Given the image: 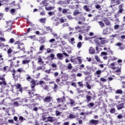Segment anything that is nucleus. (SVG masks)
Segmentation results:
<instances>
[{"label": "nucleus", "instance_id": "f257e3e1", "mask_svg": "<svg viewBox=\"0 0 125 125\" xmlns=\"http://www.w3.org/2000/svg\"><path fill=\"white\" fill-rule=\"evenodd\" d=\"M16 63H14L13 64V62H12L10 65V68L7 71V72H11L12 73V76H13V78L15 81H18V79L21 78V73H18L15 69H13L11 70V68L12 66H15V68H17L20 66L19 63H20V61H17Z\"/></svg>", "mask_w": 125, "mask_h": 125}, {"label": "nucleus", "instance_id": "f03ea898", "mask_svg": "<svg viewBox=\"0 0 125 125\" xmlns=\"http://www.w3.org/2000/svg\"><path fill=\"white\" fill-rule=\"evenodd\" d=\"M14 44L18 45L17 48L20 49L21 51H23L24 53H26V51H25V45H24V43H21L20 41H18L14 43Z\"/></svg>", "mask_w": 125, "mask_h": 125}, {"label": "nucleus", "instance_id": "7ed1b4c3", "mask_svg": "<svg viewBox=\"0 0 125 125\" xmlns=\"http://www.w3.org/2000/svg\"><path fill=\"white\" fill-rule=\"evenodd\" d=\"M123 6H124V4H121L119 5V10L118 11L117 13L114 15L115 18H118V17L120 16V14H122L123 12H124V9L123 8Z\"/></svg>", "mask_w": 125, "mask_h": 125}, {"label": "nucleus", "instance_id": "20e7f679", "mask_svg": "<svg viewBox=\"0 0 125 125\" xmlns=\"http://www.w3.org/2000/svg\"><path fill=\"white\" fill-rule=\"evenodd\" d=\"M51 67L52 68H52V69H49L48 70H44L45 73H46V74H50V71H56V70H57V65H56V64L55 63H53L51 64Z\"/></svg>", "mask_w": 125, "mask_h": 125}, {"label": "nucleus", "instance_id": "39448f33", "mask_svg": "<svg viewBox=\"0 0 125 125\" xmlns=\"http://www.w3.org/2000/svg\"><path fill=\"white\" fill-rule=\"evenodd\" d=\"M7 52L9 57H12V54L11 53H13V54H16L17 53H19V52H20V51H13L12 50V49H11V48H9L8 49Z\"/></svg>", "mask_w": 125, "mask_h": 125}, {"label": "nucleus", "instance_id": "423d86ee", "mask_svg": "<svg viewBox=\"0 0 125 125\" xmlns=\"http://www.w3.org/2000/svg\"><path fill=\"white\" fill-rule=\"evenodd\" d=\"M53 99V98H52V97L48 96L45 97L43 101L44 103H49V102H51V101H52Z\"/></svg>", "mask_w": 125, "mask_h": 125}, {"label": "nucleus", "instance_id": "0eeeda50", "mask_svg": "<svg viewBox=\"0 0 125 125\" xmlns=\"http://www.w3.org/2000/svg\"><path fill=\"white\" fill-rule=\"evenodd\" d=\"M0 81H2L0 82V85H7L5 79L2 76H0Z\"/></svg>", "mask_w": 125, "mask_h": 125}, {"label": "nucleus", "instance_id": "6e6552de", "mask_svg": "<svg viewBox=\"0 0 125 125\" xmlns=\"http://www.w3.org/2000/svg\"><path fill=\"white\" fill-rule=\"evenodd\" d=\"M58 103H63L66 101V97L63 96L62 98H58L56 99Z\"/></svg>", "mask_w": 125, "mask_h": 125}, {"label": "nucleus", "instance_id": "1a4fd4ad", "mask_svg": "<svg viewBox=\"0 0 125 125\" xmlns=\"http://www.w3.org/2000/svg\"><path fill=\"white\" fill-rule=\"evenodd\" d=\"M27 91H28L27 93L28 94H29L31 98H33V97L35 96V94L33 92V91H35V89H33L32 90H28Z\"/></svg>", "mask_w": 125, "mask_h": 125}, {"label": "nucleus", "instance_id": "9d476101", "mask_svg": "<svg viewBox=\"0 0 125 125\" xmlns=\"http://www.w3.org/2000/svg\"><path fill=\"white\" fill-rule=\"evenodd\" d=\"M117 110H122L125 108V103H121L116 105Z\"/></svg>", "mask_w": 125, "mask_h": 125}, {"label": "nucleus", "instance_id": "9b49d317", "mask_svg": "<svg viewBox=\"0 0 125 125\" xmlns=\"http://www.w3.org/2000/svg\"><path fill=\"white\" fill-rule=\"evenodd\" d=\"M18 6V8L16 9L12 8L10 10V13H15V11H16L17 9H20L21 8V7L20 6V3H19L17 4Z\"/></svg>", "mask_w": 125, "mask_h": 125}, {"label": "nucleus", "instance_id": "f8f14e48", "mask_svg": "<svg viewBox=\"0 0 125 125\" xmlns=\"http://www.w3.org/2000/svg\"><path fill=\"white\" fill-rule=\"evenodd\" d=\"M16 88L17 89H19V91H20V92H21V93H22V92H23V88L21 87V84L18 83L16 86Z\"/></svg>", "mask_w": 125, "mask_h": 125}, {"label": "nucleus", "instance_id": "ddd939ff", "mask_svg": "<svg viewBox=\"0 0 125 125\" xmlns=\"http://www.w3.org/2000/svg\"><path fill=\"white\" fill-rule=\"evenodd\" d=\"M58 107H61V109L62 110H66L67 109V105L65 104H59L57 105Z\"/></svg>", "mask_w": 125, "mask_h": 125}, {"label": "nucleus", "instance_id": "4468645a", "mask_svg": "<svg viewBox=\"0 0 125 125\" xmlns=\"http://www.w3.org/2000/svg\"><path fill=\"white\" fill-rule=\"evenodd\" d=\"M101 39V44H105V43H107V42L106 41V38L100 37Z\"/></svg>", "mask_w": 125, "mask_h": 125}, {"label": "nucleus", "instance_id": "2eb2a0df", "mask_svg": "<svg viewBox=\"0 0 125 125\" xmlns=\"http://www.w3.org/2000/svg\"><path fill=\"white\" fill-rule=\"evenodd\" d=\"M104 21L106 26H110V25H111V22L107 19H105Z\"/></svg>", "mask_w": 125, "mask_h": 125}, {"label": "nucleus", "instance_id": "dca6fc26", "mask_svg": "<svg viewBox=\"0 0 125 125\" xmlns=\"http://www.w3.org/2000/svg\"><path fill=\"white\" fill-rule=\"evenodd\" d=\"M101 73H102V71H101V70H98L95 73V75H97V78H100Z\"/></svg>", "mask_w": 125, "mask_h": 125}, {"label": "nucleus", "instance_id": "f3484780", "mask_svg": "<svg viewBox=\"0 0 125 125\" xmlns=\"http://www.w3.org/2000/svg\"><path fill=\"white\" fill-rule=\"evenodd\" d=\"M57 57L58 58L59 60H63V55L61 53H58L57 54Z\"/></svg>", "mask_w": 125, "mask_h": 125}, {"label": "nucleus", "instance_id": "a211bd4d", "mask_svg": "<svg viewBox=\"0 0 125 125\" xmlns=\"http://www.w3.org/2000/svg\"><path fill=\"white\" fill-rule=\"evenodd\" d=\"M101 39H100V37L99 38H97L95 39V42L97 44H98L99 45H101Z\"/></svg>", "mask_w": 125, "mask_h": 125}, {"label": "nucleus", "instance_id": "6ab92c4d", "mask_svg": "<svg viewBox=\"0 0 125 125\" xmlns=\"http://www.w3.org/2000/svg\"><path fill=\"white\" fill-rule=\"evenodd\" d=\"M89 51L90 54H94L95 53V49L92 47H90Z\"/></svg>", "mask_w": 125, "mask_h": 125}, {"label": "nucleus", "instance_id": "aec40b11", "mask_svg": "<svg viewBox=\"0 0 125 125\" xmlns=\"http://www.w3.org/2000/svg\"><path fill=\"white\" fill-rule=\"evenodd\" d=\"M86 102H87V103H88V102H90V101H91V96H89L88 95L86 96Z\"/></svg>", "mask_w": 125, "mask_h": 125}, {"label": "nucleus", "instance_id": "412c9836", "mask_svg": "<svg viewBox=\"0 0 125 125\" xmlns=\"http://www.w3.org/2000/svg\"><path fill=\"white\" fill-rule=\"evenodd\" d=\"M89 6H87L86 5H84L83 7V9H84V10H85V11H87V12L90 11V9H89Z\"/></svg>", "mask_w": 125, "mask_h": 125}, {"label": "nucleus", "instance_id": "4be33fe9", "mask_svg": "<svg viewBox=\"0 0 125 125\" xmlns=\"http://www.w3.org/2000/svg\"><path fill=\"white\" fill-rule=\"evenodd\" d=\"M39 21L42 24H45V21H46V18H41L39 20Z\"/></svg>", "mask_w": 125, "mask_h": 125}, {"label": "nucleus", "instance_id": "5701e85b", "mask_svg": "<svg viewBox=\"0 0 125 125\" xmlns=\"http://www.w3.org/2000/svg\"><path fill=\"white\" fill-rule=\"evenodd\" d=\"M79 14H81V13L79 11V10H75L73 12L74 16H77V15H79Z\"/></svg>", "mask_w": 125, "mask_h": 125}, {"label": "nucleus", "instance_id": "b1692460", "mask_svg": "<svg viewBox=\"0 0 125 125\" xmlns=\"http://www.w3.org/2000/svg\"><path fill=\"white\" fill-rule=\"evenodd\" d=\"M46 31L47 32H50V33H52V28L50 26L45 27Z\"/></svg>", "mask_w": 125, "mask_h": 125}, {"label": "nucleus", "instance_id": "393cba45", "mask_svg": "<svg viewBox=\"0 0 125 125\" xmlns=\"http://www.w3.org/2000/svg\"><path fill=\"white\" fill-rule=\"evenodd\" d=\"M104 0H95L94 2L97 4H101L103 2Z\"/></svg>", "mask_w": 125, "mask_h": 125}, {"label": "nucleus", "instance_id": "a878e982", "mask_svg": "<svg viewBox=\"0 0 125 125\" xmlns=\"http://www.w3.org/2000/svg\"><path fill=\"white\" fill-rule=\"evenodd\" d=\"M47 1H48V0H43L42 1V3L43 6H47Z\"/></svg>", "mask_w": 125, "mask_h": 125}, {"label": "nucleus", "instance_id": "bb28decb", "mask_svg": "<svg viewBox=\"0 0 125 125\" xmlns=\"http://www.w3.org/2000/svg\"><path fill=\"white\" fill-rule=\"evenodd\" d=\"M44 38H43L42 37H40V40L39 41V42H40L41 44L42 43H44L45 42V40H44Z\"/></svg>", "mask_w": 125, "mask_h": 125}, {"label": "nucleus", "instance_id": "cd10ccee", "mask_svg": "<svg viewBox=\"0 0 125 125\" xmlns=\"http://www.w3.org/2000/svg\"><path fill=\"white\" fill-rule=\"evenodd\" d=\"M7 69L9 70V69H10V67H9V66H4V67L2 69V71H3V72H6L7 71Z\"/></svg>", "mask_w": 125, "mask_h": 125}, {"label": "nucleus", "instance_id": "c85d7f7f", "mask_svg": "<svg viewBox=\"0 0 125 125\" xmlns=\"http://www.w3.org/2000/svg\"><path fill=\"white\" fill-rule=\"evenodd\" d=\"M116 94H123V90L121 89H118L115 91Z\"/></svg>", "mask_w": 125, "mask_h": 125}, {"label": "nucleus", "instance_id": "c756f323", "mask_svg": "<svg viewBox=\"0 0 125 125\" xmlns=\"http://www.w3.org/2000/svg\"><path fill=\"white\" fill-rule=\"evenodd\" d=\"M29 63H30V60H25L22 61V64H23L24 65H26V64H29Z\"/></svg>", "mask_w": 125, "mask_h": 125}, {"label": "nucleus", "instance_id": "7c9ffc66", "mask_svg": "<svg viewBox=\"0 0 125 125\" xmlns=\"http://www.w3.org/2000/svg\"><path fill=\"white\" fill-rule=\"evenodd\" d=\"M110 66L111 69H112V70H114L115 69H116V67H115V63L113 62L110 63Z\"/></svg>", "mask_w": 125, "mask_h": 125}, {"label": "nucleus", "instance_id": "2f4dec72", "mask_svg": "<svg viewBox=\"0 0 125 125\" xmlns=\"http://www.w3.org/2000/svg\"><path fill=\"white\" fill-rule=\"evenodd\" d=\"M99 25L102 27V28H103V27H105V24H104V22L103 21H99L98 22Z\"/></svg>", "mask_w": 125, "mask_h": 125}, {"label": "nucleus", "instance_id": "473e14b6", "mask_svg": "<svg viewBox=\"0 0 125 125\" xmlns=\"http://www.w3.org/2000/svg\"><path fill=\"white\" fill-rule=\"evenodd\" d=\"M48 122H50V123H53V118L52 117H47Z\"/></svg>", "mask_w": 125, "mask_h": 125}, {"label": "nucleus", "instance_id": "72a5a7b5", "mask_svg": "<svg viewBox=\"0 0 125 125\" xmlns=\"http://www.w3.org/2000/svg\"><path fill=\"white\" fill-rule=\"evenodd\" d=\"M45 9H46L47 11H48L49 10H52L53 9V7L51 6L45 7Z\"/></svg>", "mask_w": 125, "mask_h": 125}, {"label": "nucleus", "instance_id": "f704fd0d", "mask_svg": "<svg viewBox=\"0 0 125 125\" xmlns=\"http://www.w3.org/2000/svg\"><path fill=\"white\" fill-rule=\"evenodd\" d=\"M26 76L27 77L26 78V81H28V82H30L31 80H32V77L29 75H26Z\"/></svg>", "mask_w": 125, "mask_h": 125}, {"label": "nucleus", "instance_id": "c9c22d12", "mask_svg": "<svg viewBox=\"0 0 125 125\" xmlns=\"http://www.w3.org/2000/svg\"><path fill=\"white\" fill-rule=\"evenodd\" d=\"M7 1H8V0H0V7L2 5V3H3L4 2H7Z\"/></svg>", "mask_w": 125, "mask_h": 125}, {"label": "nucleus", "instance_id": "e433bc0d", "mask_svg": "<svg viewBox=\"0 0 125 125\" xmlns=\"http://www.w3.org/2000/svg\"><path fill=\"white\" fill-rule=\"evenodd\" d=\"M88 107L89 108H92V107H93L94 106V103H90L87 104Z\"/></svg>", "mask_w": 125, "mask_h": 125}, {"label": "nucleus", "instance_id": "4c0bfd02", "mask_svg": "<svg viewBox=\"0 0 125 125\" xmlns=\"http://www.w3.org/2000/svg\"><path fill=\"white\" fill-rule=\"evenodd\" d=\"M117 118L118 120H121V119H123V118H124V116H123V114H120L117 116Z\"/></svg>", "mask_w": 125, "mask_h": 125}, {"label": "nucleus", "instance_id": "58836bf2", "mask_svg": "<svg viewBox=\"0 0 125 125\" xmlns=\"http://www.w3.org/2000/svg\"><path fill=\"white\" fill-rule=\"evenodd\" d=\"M110 113H111V114H115V113H116V109L114 108H112L110 110Z\"/></svg>", "mask_w": 125, "mask_h": 125}, {"label": "nucleus", "instance_id": "ea45409f", "mask_svg": "<svg viewBox=\"0 0 125 125\" xmlns=\"http://www.w3.org/2000/svg\"><path fill=\"white\" fill-rule=\"evenodd\" d=\"M86 87L88 89H91V86L88 84V82L86 83Z\"/></svg>", "mask_w": 125, "mask_h": 125}, {"label": "nucleus", "instance_id": "a19ab883", "mask_svg": "<svg viewBox=\"0 0 125 125\" xmlns=\"http://www.w3.org/2000/svg\"><path fill=\"white\" fill-rule=\"evenodd\" d=\"M39 84L42 86V87H43V85H44V82L42 81H41L39 82Z\"/></svg>", "mask_w": 125, "mask_h": 125}, {"label": "nucleus", "instance_id": "79ce46f5", "mask_svg": "<svg viewBox=\"0 0 125 125\" xmlns=\"http://www.w3.org/2000/svg\"><path fill=\"white\" fill-rule=\"evenodd\" d=\"M60 22H61V23H64V22H67V19H64L62 18L60 19Z\"/></svg>", "mask_w": 125, "mask_h": 125}, {"label": "nucleus", "instance_id": "37998d69", "mask_svg": "<svg viewBox=\"0 0 125 125\" xmlns=\"http://www.w3.org/2000/svg\"><path fill=\"white\" fill-rule=\"evenodd\" d=\"M69 119H75V118H76V115L74 114H69Z\"/></svg>", "mask_w": 125, "mask_h": 125}, {"label": "nucleus", "instance_id": "c03bdc74", "mask_svg": "<svg viewBox=\"0 0 125 125\" xmlns=\"http://www.w3.org/2000/svg\"><path fill=\"white\" fill-rule=\"evenodd\" d=\"M82 42H80L77 43V47L78 48H81L82 47Z\"/></svg>", "mask_w": 125, "mask_h": 125}, {"label": "nucleus", "instance_id": "a18cd8bd", "mask_svg": "<svg viewBox=\"0 0 125 125\" xmlns=\"http://www.w3.org/2000/svg\"><path fill=\"white\" fill-rule=\"evenodd\" d=\"M38 63H41V64H43V62L42 61V58L38 59Z\"/></svg>", "mask_w": 125, "mask_h": 125}, {"label": "nucleus", "instance_id": "49530a36", "mask_svg": "<svg viewBox=\"0 0 125 125\" xmlns=\"http://www.w3.org/2000/svg\"><path fill=\"white\" fill-rule=\"evenodd\" d=\"M95 59H96L97 62H100L101 61L100 59L97 56H95Z\"/></svg>", "mask_w": 125, "mask_h": 125}, {"label": "nucleus", "instance_id": "de8ad7c7", "mask_svg": "<svg viewBox=\"0 0 125 125\" xmlns=\"http://www.w3.org/2000/svg\"><path fill=\"white\" fill-rule=\"evenodd\" d=\"M61 80L60 79V78H57L56 79V83H58V84H59V83H60Z\"/></svg>", "mask_w": 125, "mask_h": 125}, {"label": "nucleus", "instance_id": "09e8293b", "mask_svg": "<svg viewBox=\"0 0 125 125\" xmlns=\"http://www.w3.org/2000/svg\"><path fill=\"white\" fill-rule=\"evenodd\" d=\"M72 68H73V66H72V64H71V63L68 64V65L67 66V69L68 70H71V69H72Z\"/></svg>", "mask_w": 125, "mask_h": 125}, {"label": "nucleus", "instance_id": "8fccbe9b", "mask_svg": "<svg viewBox=\"0 0 125 125\" xmlns=\"http://www.w3.org/2000/svg\"><path fill=\"white\" fill-rule=\"evenodd\" d=\"M14 42V39L13 38H11L9 41V43H13Z\"/></svg>", "mask_w": 125, "mask_h": 125}, {"label": "nucleus", "instance_id": "3c124183", "mask_svg": "<svg viewBox=\"0 0 125 125\" xmlns=\"http://www.w3.org/2000/svg\"><path fill=\"white\" fill-rule=\"evenodd\" d=\"M114 28L115 30H118V29L120 28V25H119L118 24H116L115 25H114Z\"/></svg>", "mask_w": 125, "mask_h": 125}, {"label": "nucleus", "instance_id": "603ef678", "mask_svg": "<svg viewBox=\"0 0 125 125\" xmlns=\"http://www.w3.org/2000/svg\"><path fill=\"white\" fill-rule=\"evenodd\" d=\"M61 114V112H60V111H58V110H56V115L58 116H60V114Z\"/></svg>", "mask_w": 125, "mask_h": 125}, {"label": "nucleus", "instance_id": "864d4df0", "mask_svg": "<svg viewBox=\"0 0 125 125\" xmlns=\"http://www.w3.org/2000/svg\"><path fill=\"white\" fill-rule=\"evenodd\" d=\"M43 89H45V90H47V89H48V86L47 85L45 84L44 86H43Z\"/></svg>", "mask_w": 125, "mask_h": 125}, {"label": "nucleus", "instance_id": "5fc2aeb1", "mask_svg": "<svg viewBox=\"0 0 125 125\" xmlns=\"http://www.w3.org/2000/svg\"><path fill=\"white\" fill-rule=\"evenodd\" d=\"M62 12L63 14H65V13H67V12H68V10H67V9H63Z\"/></svg>", "mask_w": 125, "mask_h": 125}, {"label": "nucleus", "instance_id": "6e6d98bb", "mask_svg": "<svg viewBox=\"0 0 125 125\" xmlns=\"http://www.w3.org/2000/svg\"><path fill=\"white\" fill-rule=\"evenodd\" d=\"M40 15H41L42 16H44V15H45V12H44V11H42L40 13Z\"/></svg>", "mask_w": 125, "mask_h": 125}, {"label": "nucleus", "instance_id": "4d7b16f0", "mask_svg": "<svg viewBox=\"0 0 125 125\" xmlns=\"http://www.w3.org/2000/svg\"><path fill=\"white\" fill-rule=\"evenodd\" d=\"M100 81H101V82H107V80H106V79L103 78H101Z\"/></svg>", "mask_w": 125, "mask_h": 125}, {"label": "nucleus", "instance_id": "13d9d810", "mask_svg": "<svg viewBox=\"0 0 125 125\" xmlns=\"http://www.w3.org/2000/svg\"><path fill=\"white\" fill-rule=\"evenodd\" d=\"M83 73H84V75H85V76H87V75L90 74L89 72L88 71H83Z\"/></svg>", "mask_w": 125, "mask_h": 125}, {"label": "nucleus", "instance_id": "bf43d9fd", "mask_svg": "<svg viewBox=\"0 0 125 125\" xmlns=\"http://www.w3.org/2000/svg\"><path fill=\"white\" fill-rule=\"evenodd\" d=\"M44 48V45H42L40 47V50H43V49Z\"/></svg>", "mask_w": 125, "mask_h": 125}, {"label": "nucleus", "instance_id": "052dcab7", "mask_svg": "<svg viewBox=\"0 0 125 125\" xmlns=\"http://www.w3.org/2000/svg\"><path fill=\"white\" fill-rule=\"evenodd\" d=\"M115 45H116V46H121V45H123V43L118 42L115 44Z\"/></svg>", "mask_w": 125, "mask_h": 125}, {"label": "nucleus", "instance_id": "680f3d73", "mask_svg": "<svg viewBox=\"0 0 125 125\" xmlns=\"http://www.w3.org/2000/svg\"><path fill=\"white\" fill-rule=\"evenodd\" d=\"M101 7V6H100V5L97 4L95 5V8L97 9H99V8H100Z\"/></svg>", "mask_w": 125, "mask_h": 125}, {"label": "nucleus", "instance_id": "e2e57ef3", "mask_svg": "<svg viewBox=\"0 0 125 125\" xmlns=\"http://www.w3.org/2000/svg\"><path fill=\"white\" fill-rule=\"evenodd\" d=\"M66 17L69 20H72V19H73V17L71 15L67 16Z\"/></svg>", "mask_w": 125, "mask_h": 125}, {"label": "nucleus", "instance_id": "0e129e2a", "mask_svg": "<svg viewBox=\"0 0 125 125\" xmlns=\"http://www.w3.org/2000/svg\"><path fill=\"white\" fill-rule=\"evenodd\" d=\"M23 71V70H22L21 68H18L16 72H17L18 73H21L22 72V71Z\"/></svg>", "mask_w": 125, "mask_h": 125}, {"label": "nucleus", "instance_id": "69168bd1", "mask_svg": "<svg viewBox=\"0 0 125 125\" xmlns=\"http://www.w3.org/2000/svg\"><path fill=\"white\" fill-rule=\"evenodd\" d=\"M31 84H36V81H35V80L32 79V81H31Z\"/></svg>", "mask_w": 125, "mask_h": 125}, {"label": "nucleus", "instance_id": "338daca9", "mask_svg": "<svg viewBox=\"0 0 125 125\" xmlns=\"http://www.w3.org/2000/svg\"><path fill=\"white\" fill-rule=\"evenodd\" d=\"M62 26L63 27H69V23H65L62 25Z\"/></svg>", "mask_w": 125, "mask_h": 125}, {"label": "nucleus", "instance_id": "774afa93", "mask_svg": "<svg viewBox=\"0 0 125 125\" xmlns=\"http://www.w3.org/2000/svg\"><path fill=\"white\" fill-rule=\"evenodd\" d=\"M54 54H50V58H51L52 60H53V59H54Z\"/></svg>", "mask_w": 125, "mask_h": 125}]
</instances>
